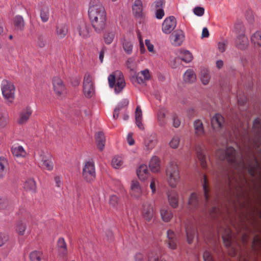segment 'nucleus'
Here are the masks:
<instances>
[{
    "label": "nucleus",
    "mask_w": 261,
    "mask_h": 261,
    "mask_svg": "<svg viewBox=\"0 0 261 261\" xmlns=\"http://www.w3.org/2000/svg\"><path fill=\"white\" fill-rule=\"evenodd\" d=\"M33 110L30 106L23 108L19 114L17 122L19 125L25 124L32 115Z\"/></svg>",
    "instance_id": "11"
},
{
    "label": "nucleus",
    "mask_w": 261,
    "mask_h": 261,
    "mask_svg": "<svg viewBox=\"0 0 261 261\" xmlns=\"http://www.w3.org/2000/svg\"><path fill=\"white\" fill-rule=\"evenodd\" d=\"M154 214V204L152 203L146 202L142 205V214L143 218L147 222H150Z\"/></svg>",
    "instance_id": "10"
},
{
    "label": "nucleus",
    "mask_w": 261,
    "mask_h": 261,
    "mask_svg": "<svg viewBox=\"0 0 261 261\" xmlns=\"http://www.w3.org/2000/svg\"><path fill=\"white\" fill-rule=\"evenodd\" d=\"M12 154L16 157H24L27 153L21 146H13L11 148Z\"/></svg>",
    "instance_id": "37"
},
{
    "label": "nucleus",
    "mask_w": 261,
    "mask_h": 261,
    "mask_svg": "<svg viewBox=\"0 0 261 261\" xmlns=\"http://www.w3.org/2000/svg\"><path fill=\"white\" fill-rule=\"evenodd\" d=\"M43 253L39 251L35 250L30 254V258L31 261H41L42 258Z\"/></svg>",
    "instance_id": "47"
},
{
    "label": "nucleus",
    "mask_w": 261,
    "mask_h": 261,
    "mask_svg": "<svg viewBox=\"0 0 261 261\" xmlns=\"http://www.w3.org/2000/svg\"><path fill=\"white\" fill-rule=\"evenodd\" d=\"M130 196L135 199H139L142 195V190L139 181L137 180H133L131 182Z\"/></svg>",
    "instance_id": "15"
},
{
    "label": "nucleus",
    "mask_w": 261,
    "mask_h": 261,
    "mask_svg": "<svg viewBox=\"0 0 261 261\" xmlns=\"http://www.w3.org/2000/svg\"><path fill=\"white\" fill-rule=\"evenodd\" d=\"M235 45L240 49H245L249 45L248 38L245 35H239L236 38Z\"/></svg>",
    "instance_id": "18"
},
{
    "label": "nucleus",
    "mask_w": 261,
    "mask_h": 261,
    "mask_svg": "<svg viewBox=\"0 0 261 261\" xmlns=\"http://www.w3.org/2000/svg\"><path fill=\"white\" fill-rule=\"evenodd\" d=\"M109 86L115 87L116 93L120 92L125 86V83L123 73L119 70H116L110 74L108 78Z\"/></svg>",
    "instance_id": "4"
},
{
    "label": "nucleus",
    "mask_w": 261,
    "mask_h": 261,
    "mask_svg": "<svg viewBox=\"0 0 261 261\" xmlns=\"http://www.w3.org/2000/svg\"><path fill=\"white\" fill-rule=\"evenodd\" d=\"M76 30L78 32L80 36L83 37H87L88 36L89 32L87 23L81 21L77 24Z\"/></svg>",
    "instance_id": "20"
},
{
    "label": "nucleus",
    "mask_w": 261,
    "mask_h": 261,
    "mask_svg": "<svg viewBox=\"0 0 261 261\" xmlns=\"http://www.w3.org/2000/svg\"><path fill=\"white\" fill-rule=\"evenodd\" d=\"M186 232L188 242L192 243L196 234H197V229L194 224L191 223H188L186 226Z\"/></svg>",
    "instance_id": "17"
},
{
    "label": "nucleus",
    "mask_w": 261,
    "mask_h": 261,
    "mask_svg": "<svg viewBox=\"0 0 261 261\" xmlns=\"http://www.w3.org/2000/svg\"><path fill=\"white\" fill-rule=\"evenodd\" d=\"M157 135L155 133L148 134L144 139L145 149L148 151H151L158 143Z\"/></svg>",
    "instance_id": "12"
},
{
    "label": "nucleus",
    "mask_w": 261,
    "mask_h": 261,
    "mask_svg": "<svg viewBox=\"0 0 261 261\" xmlns=\"http://www.w3.org/2000/svg\"><path fill=\"white\" fill-rule=\"evenodd\" d=\"M36 188V182L32 178L27 179L24 184V188L27 191L35 192Z\"/></svg>",
    "instance_id": "43"
},
{
    "label": "nucleus",
    "mask_w": 261,
    "mask_h": 261,
    "mask_svg": "<svg viewBox=\"0 0 261 261\" xmlns=\"http://www.w3.org/2000/svg\"><path fill=\"white\" fill-rule=\"evenodd\" d=\"M36 43L39 47L43 48L45 47L46 44V39L44 36L39 35L37 36Z\"/></svg>",
    "instance_id": "54"
},
{
    "label": "nucleus",
    "mask_w": 261,
    "mask_h": 261,
    "mask_svg": "<svg viewBox=\"0 0 261 261\" xmlns=\"http://www.w3.org/2000/svg\"><path fill=\"white\" fill-rule=\"evenodd\" d=\"M159 251L157 249H153L148 253V261H159Z\"/></svg>",
    "instance_id": "50"
},
{
    "label": "nucleus",
    "mask_w": 261,
    "mask_h": 261,
    "mask_svg": "<svg viewBox=\"0 0 261 261\" xmlns=\"http://www.w3.org/2000/svg\"><path fill=\"white\" fill-rule=\"evenodd\" d=\"M160 159L156 156H153L151 159L149 167L153 172H158L161 169Z\"/></svg>",
    "instance_id": "24"
},
{
    "label": "nucleus",
    "mask_w": 261,
    "mask_h": 261,
    "mask_svg": "<svg viewBox=\"0 0 261 261\" xmlns=\"http://www.w3.org/2000/svg\"><path fill=\"white\" fill-rule=\"evenodd\" d=\"M133 13L135 17H141L143 12V3L141 0H135L132 6Z\"/></svg>",
    "instance_id": "23"
},
{
    "label": "nucleus",
    "mask_w": 261,
    "mask_h": 261,
    "mask_svg": "<svg viewBox=\"0 0 261 261\" xmlns=\"http://www.w3.org/2000/svg\"><path fill=\"white\" fill-rule=\"evenodd\" d=\"M203 190L204 191V199L205 202L207 201L209 198V189L208 186V180L205 175H204L203 182L202 184Z\"/></svg>",
    "instance_id": "49"
},
{
    "label": "nucleus",
    "mask_w": 261,
    "mask_h": 261,
    "mask_svg": "<svg viewBox=\"0 0 261 261\" xmlns=\"http://www.w3.org/2000/svg\"><path fill=\"white\" fill-rule=\"evenodd\" d=\"M183 80L187 84H192L196 81V75L192 69H188L186 70L183 75Z\"/></svg>",
    "instance_id": "22"
},
{
    "label": "nucleus",
    "mask_w": 261,
    "mask_h": 261,
    "mask_svg": "<svg viewBox=\"0 0 261 261\" xmlns=\"http://www.w3.org/2000/svg\"><path fill=\"white\" fill-rule=\"evenodd\" d=\"M168 247L170 249H175L177 246V240L175 234L172 230H169L167 232Z\"/></svg>",
    "instance_id": "26"
},
{
    "label": "nucleus",
    "mask_w": 261,
    "mask_h": 261,
    "mask_svg": "<svg viewBox=\"0 0 261 261\" xmlns=\"http://www.w3.org/2000/svg\"><path fill=\"white\" fill-rule=\"evenodd\" d=\"M122 164L123 161L120 156H116L112 160V165L114 168H119Z\"/></svg>",
    "instance_id": "51"
},
{
    "label": "nucleus",
    "mask_w": 261,
    "mask_h": 261,
    "mask_svg": "<svg viewBox=\"0 0 261 261\" xmlns=\"http://www.w3.org/2000/svg\"><path fill=\"white\" fill-rule=\"evenodd\" d=\"M1 89L4 98L12 103L15 98V88L14 85L9 81L4 80L2 83Z\"/></svg>",
    "instance_id": "5"
},
{
    "label": "nucleus",
    "mask_w": 261,
    "mask_h": 261,
    "mask_svg": "<svg viewBox=\"0 0 261 261\" xmlns=\"http://www.w3.org/2000/svg\"><path fill=\"white\" fill-rule=\"evenodd\" d=\"M196 151L201 167L203 168H205L206 167V162L205 156L203 153L202 149L200 147H198L196 149Z\"/></svg>",
    "instance_id": "39"
},
{
    "label": "nucleus",
    "mask_w": 261,
    "mask_h": 261,
    "mask_svg": "<svg viewBox=\"0 0 261 261\" xmlns=\"http://www.w3.org/2000/svg\"><path fill=\"white\" fill-rule=\"evenodd\" d=\"M204 261H214L211 254L208 251H205L203 253Z\"/></svg>",
    "instance_id": "64"
},
{
    "label": "nucleus",
    "mask_w": 261,
    "mask_h": 261,
    "mask_svg": "<svg viewBox=\"0 0 261 261\" xmlns=\"http://www.w3.org/2000/svg\"><path fill=\"white\" fill-rule=\"evenodd\" d=\"M129 103V100L127 99H122L116 107V108H119V110H121L123 108L126 107Z\"/></svg>",
    "instance_id": "62"
},
{
    "label": "nucleus",
    "mask_w": 261,
    "mask_h": 261,
    "mask_svg": "<svg viewBox=\"0 0 261 261\" xmlns=\"http://www.w3.org/2000/svg\"><path fill=\"white\" fill-rule=\"evenodd\" d=\"M49 8L47 6H43L40 10V16L43 22H47L49 18Z\"/></svg>",
    "instance_id": "36"
},
{
    "label": "nucleus",
    "mask_w": 261,
    "mask_h": 261,
    "mask_svg": "<svg viewBox=\"0 0 261 261\" xmlns=\"http://www.w3.org/2000/svg\"><path fill=\"white\" fill-rule=\"evenodd\" d=\"M170 41L174 46H180L183 42L185 39V35L182 31L176 30L170 35Z\"/></svg>",
    "instance_id": "13"
},
{
    "label": "nucleus",
    "mask_w": 261,
    "mask_h": 261,
    "mask_svg": "<svg viewBox=\"0 0 261 261\" xmlns=\"http://www.w3.org/2000/svg\"><path fill=\"white\" fill-rule=\"evenodd\" d=\"M68 26L65 24H59L56 26V34L59 39L64 38L67 34Z\"/></svg>",
    "instance_id": "32"
},
{
    "label": "nucleus",
    "mask_w": 261,
    "mask_h": 261,
    "mask_svg": "<svg viewBox=\"0 0 261 261\" xmlns=\"http://www.w3.org/2000/svg\"><path fill=\"white\" fill-rule=\"evenodd\" d=\"M151 75L148 69L142 70L136 74V81L139 84H143L150 79Z\"/></svg>",
    "instance_id": "19"
},
{
    "label": "nucleus",
    "mask_w": 261,
    "mask_h": 261,
    "mask_svg": "<svg viewBox=\"0 0 261 261\" xmlns=\"http://www.w3.org/2000/svg\"><path fill=\"white\" fill-rule=\"evenodd\" d=\"M165 0H156L151 5V9L153 10L160 9V8L163 9V7L165 5Z\"/></svg>",
    "instance_id": "53"
},
{
    "label": "nucleus",
    "mask_w": 261,
    "mask_h": 261,
    "mask_svg": "<svg viewBox=\"0 0 261 261\" xmlns=\"http://www.w3.org/2000/svg\"><path fill=\"white\" fill-rule=\"evenodd\" d=\"M95 140L97 148L100 150H102L105 146V137L102 132H98L95 134Z\"/></svg>",
    "instance_id": "30"
},
{
    "label": "nucleus",
    "mask_w": 261,
    "mask_h": 261,
    "mask_svg": "<svg viewBox=\"0 0 261 261\" xmlns=\"http://www.w3.org/2000/svg\"><path fill=\"white\" fill-rule=\"evenodd\" d=\"M155 11V17L158 19H161L165 15V12L162 8L154 10Z\"/></svg>",
    "instance_id": "61"
},
{
    "label": "nucleus",
    "mask_w": 261,
    "mask_h": 261,
    "mask_svg": "<svg viewBox=\"0 0 261 261\" xmlns=\"http://www.w3.org/2000/svg\"><path fill=\"white\" fill-rule=\"evenodd\" d=\"M137 173L140 180H144L147 179L149 173L147 165H141L137 169Z\"/></svg>",
    "instance_id": "27"
},
{
    "label": "nucleus",
    "mask_w": 261,
    "mask_h": 261,
    "mask_svg": "<svg viewBox=\"0 0 261 261\" xmlns=\"http://www.w3.org/2000/svg\"><path fill=\"white\" fill-rule=\"evenodd\" d=\"M251 41L255 46H261V31H256L251 36Z\"/></svg>",
    "instance_id": "41"
},
{
    "label": "nucleus",
    "mask_w": 261,
    "mask_h": 261,
    "mask_svg": "<svg viewBox=\"0 0 261 261\" xmlns=\"http://www.w3.org/2000/svg\"><path fill=\"white\" fill-rule=\"evenodd\" d=\"M180 138L178 136L175 135L173 136L169 142L170 146L173 149L177 148L179 144Z\"/></svg>",
    "instance_id": "52"
},
{
    "label": "nucleus",
    "mask_w": 261,
    "mask_h": 261,
    "mask_svg": "<svg viewBox=\"0 0 261 261\" xmlns=\"http://www.w3.org/2000/svg\"><path fill=\"white\" fill-rule=\"evenodd\" d=\"M115 31L114 30L106 31L103 35L105 42L107 44H111L114 39Z\"/></svg>",
    "instance_id": "40"
},
{
    "label": "nucleus",
    "mask_w": 261,
    "mask_h": 261,
    "mask_svg": "<svg viewBox=\"0 0 261 261\" xmlns=\"http://www.w3.org/2000/svg\"><path fill=\"white\" fill-rule=\"evenodd\" d=\"M38 161H40L44 168L47 170L51 171L53 169L54 165L51 160V156L45 152L44 151H40L37 157Z\"/></svg>",
    "instance_id": "8"
},
{
    "label": "nucleus",
    "mask_w": 261,
    "mask_h": 261,
    "mask_svg": "<svg viewBox=\"0 0 261 261\" xmlns=\"http://www.w3.org/2000/svg\"><path fill=\"white\" fill-rule=\"evenodd\" d=\"M222 239L225 246L227 247H229L231 244V235L229 233L226 236L222 237Z\"/></svg>",
    "instance_id": "56"
},
{
    "label": "nucleus",
    "mask_w": 261,
    "mask_h": 261,
    "mask_svg": "<svg viewBox=\"0 0 261 261\" xmlns=\"http://www.w3.org/2000/svg\"><path fill=\"white\" fill-rule=\"evenodd\" d=\"M123 48L125 53L127 55H130L133 51V45L132 43L126 38H122L121 40Z\"/></svg>",
    "instance_id": "35"
},
{
    "label": "nucleus",
    "mask_w": 261,
    "mask_h": 261,
    "mask_svg": "<svg viewBox=\"0 0 261 261\" xmlns=\"http://www.w3.org/2000/svg\"><path fill=\"white\" fill-rule=\"evenodd\" d=\"M135 119L142 120V112L139 106H138L135 111Z\"/></svg>",
    "instance_id": "63"
},
{
    "label": "nucleus",
    "mask_w": 261,
    "mask_h": 261,
    "mask_svg": "<svg viewBox=\"0 0 261 261\" xmlns=\"http://www.w3.org/2000/svg\"><path fill=\"white\" fill-rule=\"evenodd\" d=\"M224 123V118L221 114H216L211 118L212 127L216 131L220 129L223 126Z\"/></svg>",
    "instance_id": "16"
},
{
    "label": "nucleus",
    "mask_w": 261,
    "mask_h": 261,
    "mask_svg": "<svg viewBox=\"0 0 261 261\" xmlns=\"http://www.w3.org/2000/svg\"><path fill=\"white\" fill-rule=\"evenodd\" d=\"M82 176L84 179L88 182L94 180L96 177L95 165L93 161H87L85 163L82 170Z\"/></svg>",
    "instance_id": "6"
},
{
    "label": "nucleus",
    "mask_w": 261,
    "mask_h": 261,
    "mask_svg": "<svg viewBox=\"0 0 261 261\" xmlns=\"http://www.w3.org/2000/svg\"><path fill=\"white\" fill-rule=\"evenodd\" d=\"M9 170V163L5 158H0V178H3Z\"/></svg>",
    "instance_id": "31"
},
{
    "label": "nucleus",
    "mask_w": 261,
    "mask_h": 261,
    "mask_svg": "<svg viewBox=\"0 0 261 261\" xmlns=\"http://www.w3.org/2000/svg\"><path fill=\"white\" fill-rule=\"evenodd\" d=\"M14 25L17 30H22L24 28V22L22 17L16 16L14 18Z\"/></svg>",
    "instance_id": "44"
},
{
    "label": "nucleus",
    "mask_w": 261,
    "mask_h": 261,
    "mask_svg": "<svg viewBox=\"0 0 261 261\" xmlns=\"http://www.w3.org/2000/svg\"><path fill=\"white\" fill-rule=\"evenodd\" d=\"M57 257L61 261H66L67 260L68 250L67 248L57 250Z\"/></svg>",
    "instance_id": "48"
},
{
    "label": "nucleus",
    "mask_w": 261,
    "mask_h": 261,
    "mask_svg": "<svg viewBox=\"0 0 261 261\" xmlns=\"http://www.w3.org/2000/svg\"><path fill=\"white\" fill-rule=\"evenodd\" d=\"M193 12L198 16H202L204 13V9L201 7H196L193 9Z\"/></svg>",
    "instance_id": "60"
},
{
    "label": "nucleus",
    "mask_w": 261,
    "mask_h": 261,
    "mask_svg": "<svg viewBox=\"0 0 261 261\" xmlns=\"http://www.w3.org/2000/svg\"><path fill=\"white\" fill-rule=\"evenodd\" d=\"M176 26V20L173 16L167 17L162 23V30L166 34H169Z\"/></svg>",
    "instance_id": "9"
},
{
    "label": "nucleus",
    "mask_w": 261,
    "mask_h": 261,
    "mask_svg": "<svg viewBox=\"0 0 261 261\" xmlns=\"http://www.w3.org/2000/svg\"><path fill=\"white\" fill-rule=\"evenodd\" d=\"M199 205L200 201L198 197L195 193H192L189 199V208L191 210H194L198 208Z\"/></svg>",
    "instance_id": "28"
},
{
    "label": "nucleus",
    "mask_w": 261,
    "mask_h": 261,
    "mask_svg": "<svg viewBox=\"0 0 261 261\" xmlns=\"http://www.w3.org/2000/svg\"><path fill=\"white\" fill-rule=\"evenodd\" d=\"M54 90L57 95L62 96L66 93V89L62 80L58 77H55L53 79Z\"/></svg>",
    "instance_id": "14"
},
{
    "label": "nucleus",
    "mask_w": 261,
    "mask_h": 261,
    "mask_svg": "<svg viewBox=\"0 0 261 261\" xmlns=\"http://www.w3.org/2000/svg\"><path fill=\"white\" fill-rule=\"evenodd\" d=\"M10 201L5 196L0 195V209H5L8 206Z\"/></svg>",
    "instance_id": "55"
},
{
    "label": "nucleus",
    "mask_w": 261,
    "mask_h": 261,
    "mask_svg": "<svg viewBox=\"0 0 261 261\" xmlns=\"http://www.w3.org/2000/svg\"><path fill=\"white\" fill-rule=\"evenodd\" d=\"M180 56L181 59L186 63L190 62L193 59V56L192 54L188 50H180Z\"/></svg>",
    "instance_id": "42"
},
{
    "label": "nucleus",
    "mask_w": 261,
    "mask_h": 261,
    "mask_svg": "<svg viewBox=\"0 0 261 261\" xmlns=\"http://www.w3.org/2000/svg\"><path fill=\"white\" fill-rule=\"evenodd\" d=\"M91 24L97 33L101 32L106 24V13L99 0H91L88 10Z\"/></svg>",
    "instance_id": "2"
},
{
    "label": "nucleus",
    "mask_w": 261,
    "mask_h": 261,
    "mask_svg": "<svg viewBox=\"0 0 261 261\" xmlns=\"http://www.w3.org/2000/svg\"><path fill=\"white\" fill-rule=\"evenodd\" d=\"M194 127L196 135L201 136L204 134L203 125L200 120H196L194 121Z\"/></svg>",
    "instance_id": "38"
},
{
    "label": "nucleus",
    "mask_w": 261,
    "mask_h": 261,
    "mask_svg": "<svg viewBox=\"0 0 261 261\" xmlns=\"http://www.w3.org/2000/svg\"><path fill=\"white\" fill-rule=\"evenodd\" d=\"M83 92L87 98L91 97L94 92L92 78L91 75L87 73L85 74L83 81Z\"/></svg>",
    "instance_id": "7"
},
{
    "label": "nucleus",
    "mask_w": 261,
    "mask_h": 261,
    "mask_svg": "<svg viewBox=\"0 0 261 261\" xmlns=\"http://www.w3.org/2000/svg\"><path fill=\"white\" fill-rule=\"evenodd\" d=\"M227 45V41L223 40L220 41L218 44V48L220 52L223 53L225 51Z\"/></svg>",
    "instance_id": "58"
},
{
    "label": "nucleus",
    "mask_w": 261,
    "mask_h": 261,
    "mask_svg": "<svg viewBox=\"0 0 261 261\" xmlns=\"http://www.w3.org/2000/svg\"><path fill=\"white\" fill-rule=\"evenodd\" d=\"M168 201L173 208H176L178 204V194L175 190H171L168 193Z\"/></svg>",
    "instance_id": "21"
},
{
    "label": "nucleus",
    "mask_w": 261,
    "mask_h": 261,
    "mask_svg": "<svg viewBox=\"0 0 261 261\" xmlns=\"http://www.w3.org/2000/svg\"><path fill=\"white\" fill-rule=\"evenodd\" d=\"M167 181L170 187L175 188L180 181V176L177 163L175 161H171L166 168Z\"/></svg>",
    "instance_id": "3"
},
{
    "label": "nucleus",
    "mask_w": 261,
    "mask_h": 261,
    "mask_svg": "<svg viewBox=\"0 0 261 261\" xmlns=\"http://www.w3.org/2000/svg\"><path fill=\"white\" fill-rule=\"evenodd\" d=\"M67 244L63 238H60L57 242V250L67 248Z\"/></svg>",
    "instance_id": "59"
},
{
    "label": "nucleus",
    "mask_w": 261,
    "mask_h": 261,
    "mask_svg": "<svg viewBox=\"0 0 261 261\" xmlns=\"http://www.w3.org/2000/svg\"><path fill=\"white\" fill-rule=\"evenodd\" d=\"M167 111L164 109L160 110L157 115V121L158 124L161 126H164L167 124L166 115Z\"/></svg>",
    "instance_id": "34"
},
{
    "label": "nucleus",
    "mask_w": 261,
    "mask_h": 261,
    "mask_svg": "<svg viewBox=\"0 0 261 261\" xmlns=\"http://www.w3.org/2000/svg\"><path fill=\"white\" fill-rule=\"evenodd\" d=\"M9 115L6 112L0 113V128L5 127L9 122Z\"/></svg>",
    "instance_id": "46"
},
{
    "label": "nucleus",
    "mask_w": 261,
    "mask_h": 261,
    "mask_svg": "<svg viewBox=\"0 0 261 261\" xmlns=\"http://www.w3.org/2000/svg\"><path fill=\"white\" fill-rule=\"evenodd\" d=\"M27 229V224L22 220L18 221L15 225V231L19 236H23L25 234Z\"/></svg>",
    "instance_id": "33"
},
{
    "label": "nucleus",
    "mask_w": 261,
    "mask_h": 261,
    "mask_svg": "<svg viewBox=\"0 0 261 261\" xmlns=\"http://www.w3.org/2000/svg\"><path fill=\"white\" fill-rule=\"evenodd\" d=\"M160 214L162 220L165 222H169L173 216L172 211L169 207L162 208L160 211Z\"/></svg>",
    "instance_id": "29"
},
{
    "label": "nucleus",
    "mask_w": 261,
    "mask_h": 261,
    "mask_svg": "<svg viewBox=\"0 0 261 261\" xmlns=\"http://www.w3.org/2000/svg\"><path fill=\"white\" fill-rule=\"evenodd\" d=\"M217 156L221 160H226L239 169H247L250 175L255 176L257 169L259 166L257 160L254 158L253 163L246 165L242 155L240 159L236 156V151L232 147H227L226 149H218L216 152Z\"/></svg>",
    "instance_id": "1"
},
{
    "label": "nucleus",
    "mask_w": 261,
    "mask_h": 261,
    "mask_svg": "<svg viewBox=\"0 0 261 261\" xmlns=\"http://www.w3.org/2000/svg\"><path fill=\"white\" fill-rule=\"evenodd\" d=\"M200 79L203 85H206L208 84L210 79V76L208 70L206 69H204L201 70L200 73Z\"/></svg>",
    "instance_id": "45"
},
{
    "label": "nucleus",
    "mask_w": 261,
    "mask_h": 261,
    "mask_svg": "<svg viewBox=\"0 0 261 261\" xmlns=\"http://www.w3.org/2000/svg\"><path fill=\"white\" fill-rule=\"evenodd\" d=\"M109 203L110 206L117 211L120 210L121 201L118 195L115 194L111 195L109 197Z\"/></svg>",
    "instance_id": "25"
},
{
    "label": "nucleus",
    "mask_w": 261,
    "mask_h": 261,
    "mask_svg": "<svg viewBox=\"0 0 261 261\" xmlns=\"http://www.w3.org/2000/svg\"><path fill=\"white\" fill-rule=\"evenodd\" d=\"M9 240V236L7 233H0V247L6 244Z\"/></svg>",
    "instance_id": "57"
}]
</instances>
